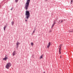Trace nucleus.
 I'll use <instances>...</instances> for the list:
<instances>
[{
    "mask_svg": "<svg viewBox=\"0 0 73 73\" xmlns=\"http://www.w3.org/2000/svg\"><path fill=\"white\" fill-rule=\"evenodd\" d=\"M30 0H27V1L25 4V9L26 10H28V8L29 7V3H30Z\"/></svg>",
    "mask_w": 73,
    "mask_h": 73,
    "instance_id": "f257e3e1",
    "label": "nucleus"
},
{
    "mask_svg": "<svg viewBox=\"0 0 73 73\" xmlns=\"http://www.w3.org/2000/svg\"><path fill=\"white\" fill-rule=\"evenodd\" d=\"M25 15L26 16V18H27V19H28L29 16H30V13H29V11H26Z\"/></svg>",
    "mask_w": 73,
    "mask_h": 73,
    "instance_id": "f03ea898",
    "label": "nucleus"
},
{
    "mask_svg": "<svg viewBox=\"0 0 73 73\" xmlns=\"http://www.w3.org/2000/svg\"><path fill=\"white\" fill-rule=\"evenodd\" d=\"M11 66V63H8L6 66V68L7 69H9V68Z\"/></svg>",
    "mask_w": 73,
    "mask_h": 73,
    "instance_id": "7ed1b4c3",
    "label": "nucleus"
},
{
    "mask_svg": "<svg viewBox=\"0 0 73 73\" xmlns=\"http://www.w3.org/2000/svg\"><path fill=\"white\" fill-rule=\"evenodd\" d=\"M7 59H8V56H7V55H6L5 57L3 58V60H5V61H6Z\"/></svg>",
    "mask_w": 73,
    "mask_h": 73,
    "instance_id": "20e7f679",
    "label": "nucleus"
},
{
    "mask_svg": "<svg viewBox=\"0 0 73 73\" xmlns=\"http://www.w3.org/2000/svg\"><path fill=\"white\" fill-rule=\"evenodd\" d=\"M20 43L17 42V43H16V48L17 49H18V47H19V45Z\"/></svg>",
    "mask_w": 73,
    "mask_h": 73,
    "instance_id": "39448f33",
    "label": "nucleus"
},
{
    "mask_svg": "<svg viewBox=\"0 0 73 73\" xmlns=\"http://www.w3.org/2000/svg\"><path fill=\"white\" fill-rule=\"evenodd\" d=\"M17 54L16 53V51H14L12 54L13 56H15V54Z\"/></svg>",
    "mask_w": 73,
    "mask_h": 73,
    "instance_id": "423d86ee",
    "label": "nucleus"
},
{
    "mask_svg": "<svg viewBox=\"0 0 73 73\" xmlns=\"http://www.w3.org/2000/svg\"><path fill=\"white\" fill-rule=\"evenodd\" d=\"M50 42H49L48 44V45L47 46V48H49L50 46Z\"/></svg>",
    "mask_w": 73,
    "mask_h": 73,
    "instance_id": "0eeeda50",
    "label": "nucleus"
},
{
    "mask_svg": "<svg viewBox=\"0 0 73 73\" xmlns=\"http://www.w3.org/2000/svg\"><path fill=\"white\" fill-rule=\"evenodd\" d=\"M7 24H6V25H5L4 26V27L3 28V29H4V31H5V29L7 27Z\"/></svg>",
    "mask_w": 73,
    "mask_h": 73,
    "instance_id": "6e6552de",
    "label": "nucleus"
},
{
    "mask_svg": "<svg viewBox=\"0 0 73 73\" xmlns=\"http://www.w3.org/2000/svg\"><path fill=\"white\" fill-rule=\"evenodd\" d=\"M44 56V55L42 54L40 57V59H41V58H42V57L43 56Z\"/></svg>",
    "mask_w": 73,
    "mask_h": 73,
    "instance_id": "1a4fd4ad",
    "label": "nucleus"
},
{
    "mask_svg": "<svg viewBox=\"0 0 73 73\" xmlns=\"http://www.w3.org/2000/svg\"><path fill=\"white\" fill-rule=\"evenodd\" d=\"M61 47H62V45L61 44L59 46V49H61Z\"/></svg>",
    "mask_w": 73,
    "mask_h": 73,
    "instance_id": "9d476101",
    "label": "nucleus"
},
{
    "mask_svg": "<svg viewBox=\"0 0 73 73\" xmlns=\"http://www.w3.org/2000/svg\"><path fill=\"white\" fill-rule=\"evenodd\" d=\"M55 24V23L54 22L53 25H52V27H51L52 29V28H53V27H54V25Z\"/></svg>",
    "mask_w": 73,
    "mask_h": 73,
    "instance_id": "9b49d317",
    "label": "nucleus"
},
{
    "mask_svg": "<svg viewBox=\"0 0 73 73\" xmlns=\"http://www.w3.org/2000/svg\"><path fill=\"white\" fill-rule=\"evenodd\" d=\"M61 48H59V52L60 54H61Z\"/></svg>",
    "mask_w": 73,
    "mask_h": 73,
    "instance_id": "f8f14e48",
    "label": "nucleus"
},
{
    "mask_svg": "<svg viewBox=\"0 0 73 73\" xmlns=\"http://www.w3.org/2000/svg\"><path fill=\"white\" fill-rule=\"evenodd\" d=\"M15 22L13 21H12L11 22V24L12 25H13V24H14V23Z\"/></svg>",
    "mask_w": 73,
    "mask_h": 73,
    "instance_id": "ddd939ff",
    "label": "nucleus"
},
{
    "mask_svg": "<svg viewBox=\"0 0 73 73\" xmlns=\"http://www.w3.org/2000/svg\"><path fill=\"white\" fill-rule=\"evenodd\" d=\"M63 22V19H62V21H61V22H60V21H59V23H62Z\"/></svg>",
    "mask_w": 73,
    "mask_h": 73,
    "instance_id": "4468645a",
    "label": "nucleus"
},
{
    "mask_svg": "<svg viewBox=\"0 0 73 73\" xmlns=\"http://www.w3.org/2000/svg\"><path fill=\"white\" fill-rule=\"evenodd\" d=\"M68 32H69V33H70V32H72V33L73 32L72 31H69V30L68 31Z\"/></svg>",
    "mask_w": 73,
    "mask_h": 73,
    "instance_id": "2eb2a0df",
    "label": "nucleus"
},
{
    "mask_svg": "<svg viewBox=\"0 0 73 73\" xmlns=\"http://www.w3.org/2000/svg\"><path fill=\"white\" fill-rule=\"evenodd\" d=\"M31 45H32V46H33V43L31 42Z\"/></svg>",
    "mask_w": 73,
    "mask_h": 73,
    "instance_id": "dca6fc26",
    "label": "nucleus"
},
{
    "mask_svg": "<svg viewBox=\"0 0 73 73\" xmlns=\"http://www.w3.org/2000/svg\"><path fill=\"white\" fill-rule=\"evenodd\" d=\"M71 4H72V3H73V0H72L71 1Z\"/></svg>",
    "mask_w": 73,
    "mask_h": 73,
    "instance_id": "f3484780",
    "label": "nucleus"
},
{
    "mask_svg": "<svg viewBox=\"0 0 73 73\" xmlns=\"http://www.w3.org/2000/svg\"><path fill=\"white\" fill-rule=\"evenodd\" d=\"M18 1H19V0H15V2H16V3H17V2Z\"/></svg>",
    "mask_w": 73,
    "mask_h": 73,
    "instance_id": "a211bd4d",
    "label": "nucleus"
},
{
    "mask_svg": "<svg viewBox=\"0 0 73 73\" xmlns=\"http://www.w3.org/2000/svg\"><path fill=\"white\" fill-rule=\"evenodd\" d=\"M56 20H58V18H56Z\"/></svg>",
    "mask_w": 73,
    "mask_h": 73,
    "instance_id": "6ab92c4d",
    "label": "nucleus"
},
{
    "mask_svg": "<svg viewBox=\"0 0 73 73\" xmlns=\"http://www.w3.org/2000/svg\"><path fill=\"white\" fill-rule=\"evenodd\" d=\"M25 21H27V20H26V19L25 20Z\"/></svg>",
    "mask_w": 73,
    "mask_h": 73,
    "instance_id": "aec40b11",
    "label": "nucleus"
},
{
    "mask_svg": "<svg viewBox=\"0 0 73 73\" xmlns=\"http://www.w3.org/2000/svg\"><path fill=\"white\" fill-rule=\"evenodd\" d=\"M34 32H35V30H34L33 31V33H34Z\"/></svg>",
    "mask_w": 73,
    "mask_h": 73,
    "instance_id": "412c9836",
    "label": "nucleus"
},
{
    "mask_svg": "<svg viewBox=\"0 0 73 73\" xmlns=\"http://www.w3.org/2000/svg\"><path fill=\"white\" fill-rule=\"evenodd\" d=\"M72 32H73V29H72Z\"/></svg>",
    "mask_w": 73,
    "mask_h": 73,
    "instance_id": "4be33fe9",
    "label": "nucleus"
},
{
    "mask_svg": "<svg viewBox=\"0 0 73 73\" xmlns=\"http://www.w3.org/2000/svg\"><path fill=\"white\" fill-rule=\"evenodd\" d=\"M11 11H12V8H11Z\"/></svg>",
    "mask_w": 73,
    "mask_h": 73,
    "instance_id": "5701e85b",
    "label": "nucleus"
},
{
    "mask_svg": "<svg viewBox=\"0 0 73 73\" xmlns=\"http://www.w3.org/2000/svg\"><path fill=\"white\" fill-rule=\"evenodd\" d=\"M50 32H51V31H50Z\"/></svg>",
    "mask_w": 73,
    "mask_h": 73,
    "instance_id": "b1692460",
    "label": "nucleus"
},
{
    "mask_svg": "<svg viewBox=\"0 0 73 73\" xmlns=\"http://www.w3.org/2000/svg\"><path fill=\"white\" fill-rule=\"evenodd\" d=\"M60 58H61V56H60Z\"/></svg>",
    "mask_w": 73,
    "mask_h": 73,
    "instance_id": "393cba45",
    "label": "nucleus"
},
{
    "mask_svg": "<svg viewBox=\"0 0 73 73\" xmlns=\"http://www.w3.org/2000/svg\"><path fill=\"white\" fill-rule=\"evenodd\" d=\"M48 0H46V1H47Z\"/></svg>",
    "mask_w": 73,
    "mask_h": 73,
    "instance_id": "a878e982",
    "label": "nucleus"
},
{
    "mask_svg": "<svg viewBox=\"0 0 73 73\" xmlns=\"http://www.w3.org/2000/svg\"><path fill=\"white\" fill-rule=\"evenodd\" d=\"M44 73H45V72H44Z\"/></svg>",
    "mask_w": 73,
    "mask_h": 73,
    "instance_id": "bb28decb",
    "label": "nucleus"
}]
</instances>
